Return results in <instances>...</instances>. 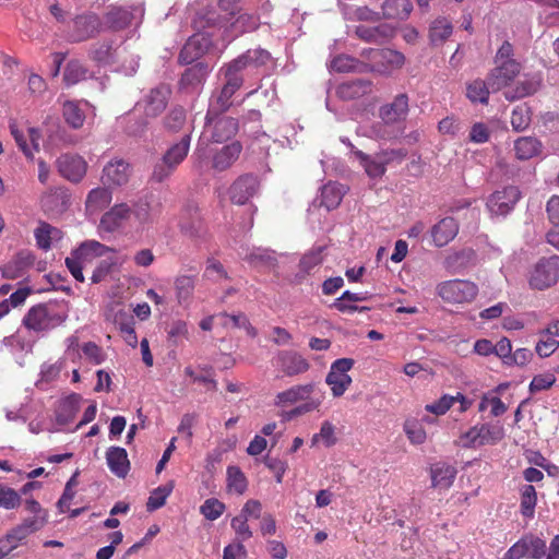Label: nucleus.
<instances>
[{"instance_id":"5fc2aeb1","label":"nucleus","mask_w":559,"mask_h":559,"mask_svg":"<svg viewBox=\"0 0 559 559\" xmlns=\"http://www.w3.org/2000/svg\"><path fill=\"white\" fill-rule=\"evenodd\" d=\"M209 141L210 140L203 133L200 136L199 143H198L197 158L194 160L193 167L200 174L207 171V169L210 168V157H209V153H207Z\"/></svg>"},{"instance_id":"f3484780","label":"nucleus","mask_w":559,"mask_h":559,"mask_svg":"<svg viewBox=\"0 0 559 559\" xmlns=\"http://www.w3.org/2000/svg\"><path fill=\"white\" fill-rule=\"evenodd\" d=\"M132 174V166L123 158H114L103 168L102 180L108 187L126 185Z\"/></svg>"},{"instance_id":"4c0bfd02","label":"nucleus","mask_w":559,"mask_h":559,"mask_svg":"<svg viewBox=\"0 0 559 559\" xmlns=\"http://www.w3.org/2000/svg\"><path fill=\"white\" fill-rule=\"evenodd\" d=\"M345 194L344 186L338 182H328L321 190L320 205L324 206L328 211L336 209Z\"/></svg>"},{"instance_id":"dca6fc26","label":"nucleus","mask_w":559,"mask_h":559,"mask_svg":"<svg viewBox=\"0 0 559 559\" xmlns=\"http://www.w3.org/2000/svg\"><path fill=\"white\" fill-rule=\"evenodd\" d=\"M257 176L246 174L238 177L229 188V199L234 204H246L259 190Z\"/></svg>"},{"instance_id":"a18cd8bd","label":"nucleus","mask_w":559,"mask_h":559,"mask_svg":"<svg viewBox=\"0 0 559 559\" xmlns=\"http://www.w3.org/2000/svg\"><path fill=\"white\" fill-rule=\"evenodd\" d=\"M249 264L255 269L272 271L277 266V259L273 252L257 249L247 255Z\"/></svg>"},{"instance_id":"3c124183","label":"nucleus","mask_w":559,"mask_h":559,"mask_svg":"<svg viewBox=\"0 0 559 559\" xmlns=\"http://www.w3.org/2000/svg\"><path fill=\"white\" fill-rule=\"evenodd\" d=\"M174 489V483L169 481L163 486L155 488L146 502V510L148 512H153L159 508H162L166 503L167 497L171 493Z\"/></svg>"},{"instance_id":"79ce46f5","label":"nucleus","mask_w":559,"mask_h":559,"mask_svg":"<svg viewBox=\"0 0 559 559\" xmlns=\"http://www.w3.org/2000/svg\"><path fill=\"white\" fill-rule=\"evenodd\" d=\"M390 33L391 29L385 25L374 27L358 25L355 27L356 36L367 43L382 44L389 38Z\"/></svg>"},{"instance_id":"2f4dec72","label":"nucleus","mask_w":559,"mask_h":559,"mask_svg":"<svg viewBox=\"0 0 559 559\" xmlns=\"http://www.w3.org/2000/svg\"><path fill=\"white\" fill-rule=\"evenodd\" d=\"M82 397L80 394L72 393L60 402L56 412V420L59 425L72 423L80 408Z\"/></svg>"},{"instance_id":"864d4df0","label":"nucleus","mask_w":559,"mask_h":559,"mask_svg":"<svg viewBox=\"0 0 559 559\" xmlns=\"http://www.w3.org/2000/svg\"><path fill=\"white\" fill-rule=\"evenodd\" d=\"M247 485V478L239 467L229 466L227 468V487L229 491L241 495L246 491Z\"/></svg>"},{"instance_id":"49530a36","label":"nucleus","mask_w":559,"mask_h":559,"mask_svg":"<svg viewBox=\"0 0 559 559\" xmlns=\"http://www.w3.org/2000/svg\"><path fill=\"white\" fill-rule=\"evenodd\" d=\"M520 511L524 518L532 519L537 503V493L533 485L526 484L520 488Z\"/></svg>"},{"instance_id":"9d476101","label":"nucleus","mask_w":559,"mask_h":559,"mask_svg":"<svg viewBox=\"0 0 559 559\" xmlns=\"http://www.w3.org/2000/svg\"><path fill=\"white\" fill-rule=\"evenodd\" d=\"M503 438V429L499 426L483 424L472 427L460 436L463 448H476L485 444H495Z\"/></svg>"},{"instance_id":"37998d69","label":"nucleus","mask_w":559,"mask_h":559,"mask_svg":"<svg viewBox=\"0 0 559 559\" xmlns=\"http://www.w3.org/2000/svg\"><path fill=\"white\" fill-rule=\"evenodd\" d=\"M452 23L445 17L436 19L429 28V39L435 46L442 45L452 34Z\"/></svg>"},{"instance_id":"7ed1b4c3","label":"nucleus","mask_w":559,"mask_h":559,"mask_svg":"<svg viewBox=\"0 0 559 559\" xmlns=\"http://www.w3.org/2000/svg\"><path fill=\"white\" fill-rule=\"evenodd\" d=\"M190 147V134H185L181 140L173 144L154 165L151 180L154 182H164L177 169V167L187 157Z\"/></svg>"},{"instance_id":"f8f14e48","label":"nucleus","mask_w":559,"mask_h":559,"mask_svg":"<svg viewBox=\"0 0 559 559\" xmlns=\"http://www.w3.org/2000/svg\"><path fill=\"white\" fill-rule=\"evenodd\" d=\"M371 63L374 71L388 74L403 67L405 57L402 52L384 48L369 49L362 52Z\"/></svg>"},{"instance_id":"4be33fe9","label":"nucleus","mask_w":559,"mask_h":559,"mask_svg":"<svg viewBox=\"0 0 559 559\" xmlns=\"http://www.w3.org/2000/svg\"><path fill=\"white\" fill-rule=\"evenodd\" d=\"M281 370L288 377L297 376L308 371L310 365L300 354L293 350H285L277 356Z\"/></svg>"},{"instance_id":"2eb2a0df","label":"nucleus","mask_w":559,"mask_h":559,"mask_svg":"<svg viewBox=\"0 0 559 559\" xmlns=\"http://www.w3.org/2000/svg\"><path fill=\"white\" fill-rule=\"evenodd\" d=\"M219 74L224 75L225 83L217 97V104L221 110L225 111L230 107V99L234 94L242 86L243 78L241 73L229 63H226L219 70Z\"/></svg>"},{"instance_id":"bf43d9fd","label":"nucleus","mask_w":559,"mask_h":559,"mask_svg":"<svg viewBox=\"0 0 559 559\" xmlns=\"http://www.w3.org/2000/svg\"><path fill=\"white\" fill-rule=\"evenodd\" d=\"M115 258H106L98 262L95 270L93 271L91 281L93 284H98L107 278L116 267Z\"/></svg>"},{"instance_id":"aec40b11","label":"nucleus","mask_w":559,"mask_h":559,"mask_svg":"<svg viewBox=\"0 0 559 559\" xmlns=\"http://www.w3.org/2000/svg\"><path fill=\"white\" fill-rule=\"evenodd\" d=\"M242 145L239 141H233L222 146L212 147V168L225 170L239 157Z\"/></svg>"},{"instance_id":"c756f323","label":"nucleus","mask_w":559,"mask_h":559,"mask_svg":"<svg viewBox=\"0 0 559 559\" xmlns=\"http://www.w3.org/2000/svg\"><path fill=\"white\" fill-rule=\"evenodd\" d=\"M353 154L359 160L360 166L365 169L368 177L376 179L381 178L385 174L386 167L378 153L369 155L360 150H353Z\"/></svg>"},{"instance_id":"f704fd0d","label":"nucleus","mask_w":559,"mask_h":559,"mask_svg":"<svg viewBox=\"0 0 559 559\" xmlns=\"http://www.w3.org/2000/svg\"><path fill=\"white\" fill-rule=\"evenodd\" d=\"M430 473L432 487L449 488L456 476V468L447 463H436Z\"/></svg>"},{"instance_id":"09e8293b","label":"nucleus","mask_w":559,"mask_h":559,"mask_svg":"<svg viewBox=\"0 0 559 559\" xmlns=\"http://www.w3.org/2000/svg\"><path fill=\"white\" fill-rule=\"evenodd\" d=\"M322 251H323V248L318 247L316 249L308 251L307 253H305L302 255V258L299 261V265H298L299 266L298 276L300 277V280H304L307 275H309L312 272L313 269H316L317 266H319L322 263V261H323Z\"/></svg>"},{"instance_id":"6ab92c4d","label":"nucleus","mask_w":559,"mask_h":559,"mask_svg":"<svg viewBox=\"0 0 559 559\" xmlns=\"http://www.w3.org/2000/svg\"><path fill=\"white\" fill-rule=\"evenodd\" d=\"M35 255L29 250L19 251L11 261L0 267L1 276L8 280H15L23 276L33 266Z\"/></svg>"},{"instance_id":"5701e85b","label":"nucleus","mask_w":559,"mask_h":559,"mask_svg":"<svg viewBox=\"0 0 559 559\" xmlns=\"http://www.w3.org/2000/svg\"><path fill=\"white\" fill-rule=\"evenodd\" d=\"M459 233V224L453 217H444L431 228V238L437 247H444L451 242Z\"/></svg>"},{"instance_id":"bb28decb","label":"nucleus","mask_w":559,"mask_h":559,"mask_svg":"<svg viewBox=\"0 0 559 559\" xmlns=\"http://www.w3.org/2000/svg\"><path fill=\"white\" fill-rule=\"evenodd\" d=\"M212 282L217 285L216 292L222 290L221 300L226 301L227 298L235 296L238 288L233 284V280L228 276L226 270L219 262L212 261Z\"/></svg>"},{"instance_id":"338daca9","label":"nucleus","mask_w":559,"mask_h":559,"mask_svg":"<svg viewBox=\"0 0 559 559\" xmlns=\"http://www.w3.org/2000/svg\"><path fill=\"white\" fill-rule=\"evenodd\" d=\"M247 522L248 520L245 515H238L231 520L230 525L237 535L238 543L242 544V542L252 537V532Z\"/></svg>"},{"instance_id":"412c9836","label":"nucleus","mask_w":559,"mask_h":559,"mask_svg":"<svg viewBox=\"0 0 559 559\" xmlns=\"http://www.w3.org/2000/svg\"><path fill=\"white\" fill-rule=\"evenodd\" d=\"M515 554L522 557H530L532 559H542L546 555V542L533 534H528L520 538L513 544Z\"/></svg>"},{"instance_id":"393cba45","label":"nucleus","mask_w":559,"mask_h":559,"mask_svg":"<svg viewBox=\"0 0 559 559\" xmlns=\"http://www.w3.org/2000/svg\"><path fill=\"white\" fill-rule=\"evenodd\" d=\"M407 112L408 96L406 94L396 95L392 103L383 105L380 108V117L388 124L395 123L404 119Z\"/></svg>"},{"instance_id":"e433bc0d","label":"nucleus","mask_w":559,"mask_h":559,"mask_svg":"<svg viewBox=\"0 0 559 559\" xmlns=\"http://www.w3.org/2000/svg\"><path fill=\"white\" fill-rule=\"evenodd\" d=\"M381 8L383 17L403 21L409 16L413 4L409 0H385Z\"/></svg>"},{"instance_id":"ea45409f","label":"nucleus","mask_w":559,"mask_h":559,"mask_svg":"<svg viewBox=\"0 0 559 559\" xmlns=\"http://www.w3.org/2000/svg\"><path fill=\"white\" fill-rule=\"evenodd\" d=\"M514 151L518 159L526 160L540 153L542 143L534 136H522L514 142Z\"/></svg>"},{"instance_id":"4d7b16f0","label":"nucleus","mask_w":559,"mask_h":559,"mask_svg":"<svg viewBox=\"0 0 559 559\" xmlns=\"http://www.w3.org/2000/svg\"><path fill=\"white\" fill-rule=\"evenodd\" d=\"M320 440L323 441L324 445L330 448L337 441L335 437V427L329 420L322 423L319 433L312 436L311 444H317Z\"/></svg>"},{"instance_id":"6e6d98bb","label":"nucleus","mask_w":559,"mask_h":559,"mask_svg":"<svg viewBox=\"0 0 559 559\" xmlns=\"http://www.w3.org/2000/svg\"><path fill=\"white\" fill-rule=\"evenodd\" d=\"M110 201V192L106 188H95L91 190L86 198V207L99 210L106 206Z\"/></svg>"},{"instance_id":"58836bf2","label":"nucleus","mask_w":559,"mask_h":559,"mask_svg":"<svg viewBox=\"0 0 559 559\" xmlns=\"http://www.w3.org/2000/svg\"><path fill=\"white\" fill-rule=\"evenodd\" d=\"M341 12L344 19L350 22H377L380 20L379 13L367 5L354 7L344 3L341 5Z\"/></svg>"},{"instance_id":"f03ea898","label":"nucleus","mask_w":559,"mask_h":559,"mask_svg":"<svg viewBox=\"0 0 559 559\" xmlns=\"http://www.w3.org/2000/svg\"><path fill=\"white\" fill-rule=\"evenodd\" d=\"M210 19L206 14L199 15L193 20V28L197 31L187 40L180 50L178 61L181 64H190L200 59L210 50Z\"/></svg>"},{"instance_id":"c9c22d12","label":"nucleus","mask_w":559,"mask_h":559,"mask_svg":"<svg viewBox=\"0 0 559 559\" xmlns=\"http://www.w3.org/2000/svg\"><path fill=\"white\" fill-rule=\"evenodd\" d=\"M207 73V63L197 62L183 72L180 84L182 87L197 88L205 83Z\"/></svg>"},{"instance_id":"f257e3e1","label":"nucleus","mask_w":559,"mask_h":559,"mask_svg":"<svg viewBox=\"0 0 559 559\" xmlns=\"http://www.w3.org/2000/svg\"><path fill=\"white\" fill-rule=\"evenodd\" d=\"M493 63L495 67L487 76L488 85L493 92L509 86L522 70V64L514 59V47L508 40L497 50Z\"/></svg>"},{"instance_id":"0eeeda50","label":"nucleus","mask_w":559,"mask_h":559,"mask_svg":"<svg viewBox=\"0 0 559 559\" xmlns=\"http://www.w3.org/2000/svg\"><path fill=\"white\" fill-rule=\"evenodd\" d=\"M143 14L144 8L140 4L129 7L109 5L102 19L103 31H123L131 26L135 19H142Z\"/></svg>"},{"instance_id":"de8ad7c7","label":"nucleus","mask_w":559,"mask_h":559,"mask_svg":"<svg viewBox=\"0 0 559 559\" xmlns=\"http://www.w3.org/2000/svg\"><path fill=\"white\" fill-rule=\"evenodd\" d=\"M370 83L365 80H354L342 83L337 87V95L343 99H355L367 93Z\"/></svg>"},{"instance_id":"ddd939ff","label":"nucleus","mask_w":559,"mask_h":559,"mask_svg":"<svg viewBox=\"0 0 559 559\" xmlns=\"http://www.w3.org/2000/svg\"><path fill=\"white\" fill-rule=\"evenodd\" d=\"M521 198L518 187L508 186L491 193L486 206L492 215L506 216L509 214Z\"/></svg>"},{"instance_id":"c03bdc74","label":"nucleus","mask_w":559,"mask_h":559,"mask_svg":"<svg viewBox=\"0 0 559 559\" xmlns=\"http://www.w3.org/2000/svg\"><path fill=\"white\" fill-rule=\"evenodd\" d=\"M90 70L79 60H70L63 71V81L67 85H74L91 78Z\"/></svg>"},{"instance_id":"13d9d810","label":"nucleus","mask_w":559,"mask_h":559,"mask_svg":"<svg viewBox=\"0 0 559 559\" xmlns=\"http://www.w3.org/2000/svg\"><path fill=\"white\" fill-rule=\"evenodd\" d=\"M215 318L219 324L228 329L247 328L250 325L247 316L241 312L238 314L221 313L215 316ZM213 319L214 316H212V320Z\"/></svg>"},{"instance_id":"72a5a7b5","label":"nucleus","mask_w":559,"mask_h":559,"mask_svg":"<svg viewBox=\"0 0 559 559\" xmlns=\"http://www.w3.org/2000/svg\"><path fill=\"white\" fill-rule=\"evenodd\" d=\"M36 243L39 249L49 250L53 240L62 238V231L47 222L40 221L34 230Z\"/></svg>"},{"instance_id":"6e6552de","label":"nucleus","mask_w":559,"mask_h":559,"mask_svg":"<svg viewBox=\"0 0 559 559\" xmlns=\"http://www.w3.org/2000/svg\"><path fill=\"white\" fill-rule=\"evenodd\" d=\"M559 281V255L542 258L530 275V286L533 289L544 290Z\"/></svg>"},{"instance_id":"20e7f679","label":"nucleus","mask_w":559,"mask_h":559,"mask_svg":"<svg viewBox=\"0 0 559 559\" xmlns=\"http://www.w3.org/2000/svg\"><path fill=\"white\" fill-rule=\"evenodd\" d=\"M108 251H112V249L99 241L86 240L74 249L70 257L66 258V266L78 282L83 283L85 277L82 271L90 262V255L103 257Z\"/></svg>"},{"instance_id":"423d86ee","label":"nucleus","mask_w":559,"mask_h":559,"mask_svg":"<svg viewBox=\"0 0 559 559\" xmlns=\"http://www.w3.org/2000/svg\"><path fill=\"white\" fill-rule=\"evenodd\" d=\"M66 319L67 314L56 312L53 306L38 304L27 311L22 322L26 329L41 332L62 324Z\"/></svg>"},{"instance_id":"a211bd4d","label":"nucleus","mask_w":559,"mask_h":559,"mask_svg":"<svg viewBox=\"0 0 559 559\" xmlns=\"http://www.w3.org/2000/svg\"><path fill=\"white\" fill-rule=\"evenodd\" d=\"M88 58L98 67H108L119 61V47L114 40L105 39L93 44L87 53Z\"/></svg>"},{"instance_id":"4468645a","label":"nucleus","mask_w":559,"mask_h":559,"mask_svg":"<svg viewBox=\"0 0 559 559\" xmlns=\"http://www.w3.org/2000/svg\"><path fill=\"white\" fill-rule=\"evenodd\" d=\"M56 167L60 176L64 179L73 183H79L86 175L87 163L80 155L66 153L57 158Z\"/></svg>"},{"instance_id":"cd10ccee","label":"nucleus","mask_w":559,"mask_h":559,"mask_svg":"<svg viewBox=\"0 0 559 559\" xmlns=\"http://www.w3.org/2000/svg\"><path fill=\"white\" fill-rule=\"evenodd\" d=\"M313 383L294 385L276 395L275 403L281 406L290 405L299 401L308 400L314 393Z\"/></svg>"},{"instance_id":"c85d7f7f","label":"nucleus","mask_w":559,"mask_h":559,"mask_svg":"<svg viewBox=\"0 0 559 559\" xmlns=\"http://www.w3.org/2000/svg\"><path fill=\"white\" fill-rule=\"evenodd\" d=\"M271 59L269 51L264 49H249L236 59L229 62L240 73L249 66L260 67L265 64Z\"/></svg>"},{"instance_id":"39448f33","label":"nucleus","mask_w":559,"mask_h":559,"mask_svg":"<svg viewBox=\"0 0 559 559\" xmlns=\"http://www.w3.org/2000/svg\"><path fill=\"white\" fill-rule=\"evenodd\" d=\"M436 292L444 302L461 305L472 302L478 294V287L471 281L455 278L439 283Z\"/></svg>"},{"instance_id":"9b49d317","label":"nucleus","mask_w":559,"mask_h":559,"mask_svg":"<svg viewBox=\"0 0 559 559\" xmlns=\"http://www.w3.org/2000/svg\"><path fill=\"white\" fill-rule=\"evenodd\" d=\"M353 366L354 359L352 358H338L332 362L325 382L330 385L334 397L342 396L352 384V378L347 372Z\"/></svg>"},{"instance_id":"774afa93","label":"nucleus","mask_w":559,"mask_h":559,"mask_svg":"<svg viewBox=\"0 0 559 559\" xmlns=\"http://www.w3.org/2000/svg\"><path fill=\"white\" fill-rule=\"evenodd\" d=\"M455 403V397L444 394L438 401L427 404L425 409L436 415H444Z\"/></svg>"},{"instance_id":"8fccbe9b","label":"nucleus","mask_w":559,"mask_h":559,"mask_svg":"<svg viewBox=\"0 0 559 559\" xmlns=\"http://www.w3.org/2000/svg\"><path fill=\"white\" fill-rule=\"evenodd\" d=\"M488 80H474L466 87V96L472 103L487 104L489 99Z\"/></svg>"},{"instance_id":"a19ab883","label":"nucleus","mask_w":559,"mask_h":559,"mask_svg":"<svg viewBox=\"0 0 559 559\" xmlns=\"http://www.w3.org/2000/svg\"><path fill=\"white\" fill-rule=\"evenodd\" d=\"M540 86V81L535 78L525 76L515 86L504 93L508 100H516L535 94Z\"/></svg>"},{"instance_id":"69168bd1","label":"nucleus","mask_w":559,"mask_h":559,"mask_svg":"<svg viewBox=\"0 0 559 559\" xmlns=\"http://www.w3.org/2000/svg\"><path fill=\"white\" fill-rule=\"evenodd\" d=\"M21 495L14 489L0 485V507L7 510L15 509L21 503Z\"/></svg>"},{"instance_id":"1a4fd4ad","label":"nucleus","mask_w":559,"mask_h":559,"mask_svg":"<svg viewBox=\"0 0 559 559\" xmlns=\"http://www.w3.org/2000/svg\"><path fill=\"white\" fill-rule=\"evenodd\" d=\"M103 31L102 19L94 12H84L72 20V29L68 39L82 43L95 38Z\"/></svg>"},{"instance_id":"a878e982","label":"nucleus","mask_w":559,"mask_h":559,"mask_svg":"<svg viewBox=\"0 0 559 559\" xmlns=\"http://www.w3.org/2000/svg\"><path fill=\"white\" fill-rule=\"evenodd\" d=\"M107 465L112 474L119 478H124L130 469V461L126 449L121 447H110L106 452Z\"/></svg>"},{"instance_id":"680f3d73","label":"nucleus","mask_w":559,"mask_h":559,"mask_svg":"<svg viewBox=\"0 0 559 559\" xmlns=\"http://www.w3.org/2000/svg\"><path fill=\"white\" fill-rule=\"evenodd\" d=\"M178 301L181 304L187 301L194 289V278L192 276L182 275L175 282Z\"/></svg>"},{"instance_id":"473e14b6","label":"nucleus","mask_w":559,"mask_h":559,"mask_svg":"<svg viewBox=\"0 0 559 559\" xmlns=\"http://www.w3.org/2000/svg\"><path fill=\"white\" fill-rule=\"evenodd\" d=\"M213 133L212 140L219 143L225 140L233 138L238 131V121L231 117H218L213 119Z\"/></svg>"},{"instance_id":"e2e57ef3","label":"nucleus","mask_w":559,"mask_h":559,"mask_svg":"<svg viewBox=\"0 0 559 559\" xmlns=\"http://www.w3.org/2000/svg\"><path fill=\"white\" fill-rule=\"evenodd\" d=\"M186 122V111L182 107L173 108L166 116L164 123L171 132L179 131Z\"/></svg>"},{"instance_id":"b1692460","label":"nucleus","mask_w":559,"mask_h":559,"mask_svg":"<svg viewBox=\"0 0 559 559\" xmlns=\"http://www.w3.org/2000/svg\"><path fill=\"white\" fill-rule=\"evenodd\" d=\"M170 95V88L160 84L155 88H152L150 94L145 97L144 111L147 117L158 116L165 108Z\"/></svg>"},{"instance_id":"0e129e2a","label":"nucleus","mask_w":559,"mask_h":559,"mask_svg":"<svg viewBox=\"0 0 559 559\" xmlns=\"http://www.w3.org/2000/svg\"><path fill=\"white\" fill-rule=\"evenodd\" d=\"M404 431L413 444H423L426 440V431L417 420H406Z\"/></svg>"},{"instance_id":"603ef678","label":"nucleus","mask_w":559,"mask_h":559,"mask_svg":"<svg viewBox=\"0 0 559 559\" xmlns=\"http://www.w3.org/2000/svg\"><path fill=\"white\" fill-rule=\"evenodd\" d=\"M62 115L66 122L73 129L81 128L85 120L83 110L76 103L70 100L63 104Z\"/></svg>"},{"instance_id":"052dcab7","label":"nucleus","mask_w":559,"mask_h":559,"mask_svg":"<svg viewBox=\"0 0 559 559\" xmlns=\"http://www.w3.org/2000/svg\"><path fill=\"white\" fill-rule=\"evenodd\" d=\"M531 123V114L527 107L516 106L511 114V126L515 131L525 130Z\"/></svg>"},{"instance_id":"7c9ffc66","label":"nucleus","mask_w":559,"mask_h":559,"mask_svg":"<svg viewBox=\"0 0 559 559\" xmlns=\"http://www.w3.org/2000/svg\"><path fill=\"white\" fill-rule=\"evenodd\" d=\"M131 209L128 204H117L102 216L100 227L106 231H114L129 217Z\"/></svg>"}]
</instances>
